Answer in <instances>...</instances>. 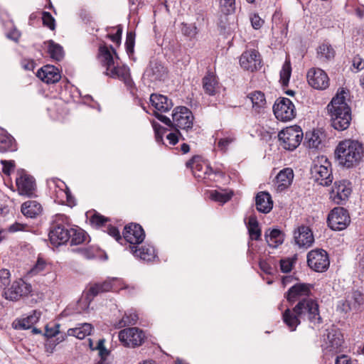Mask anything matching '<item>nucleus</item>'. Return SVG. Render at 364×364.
<instances>
[{"mask_svg":"<svg viewBox=\"0 0 364 364\" xmlns=\"http://www.w3.org/2000/svg\"><path fill=\"white\" fill-rule=\"evenodd\" d=\"M97 58L102 66L106 70V75L123 81L128 87H132L134 82L129 68L125 65H120L119 58L112 46H100Z\"/></svg>","mask_w":364,"mask_h":364,"instance_id":"obj_1","label":"nucleus"},{"mask_svg":"<svg viewBox=\"0 0 364 364\" xmlns=\"http://www.w3.org/2000/svg\"><path fill=\"white\" fill-rule=\"evenodd\" d=\"M348 97V90L341 89L327 106L331 126L338 131L347 129L352 120L351 109L347 102Z\"/></svg>","mask_w":364,"mask_h":364,"instance_id":"obj_2","label":"nucleus"},{"mask_svg":"<svg viewBox=\"0 0 364 364\" xmlns=\"http://www.w3.org/2000/svg\"><path fill=\"white\" fill-rule=\"evenodd\" d=\"M335 154L340 164L350 168L360 161L363 156V147L358 141L346 139L339 142Z\"/></svg>","mask_w":364,"mask_h":364,"instance_id":"obj_3","label":"nucleus"},{"mask_svg":"<svg viewBox=\"0 0 364 364\" xmlns=\"http://www.w3.org/2000/svg\"><path fill=\"white\" fill-rule=\"evenodd\" d=\"M155 117L166 125L174 128L176 130L181 129L188 132L193 128L194 117L192 112L186 107H176L173 111L172 120L159 113H156Z\"/></svg>","mask_w":364,"mask_h":364,"instance_id":"obj_4","label":"nucleus"},{"mask_svg":"<svg viewBox=\"0 0 364 364\" xmlns=\"http://www.w3.org/2000/svg\"><path fill=\"white\" fill-rule=\"evenodd\" d=\"M312 178L319 185L328 186L333 181L331 164L325 156H318L313 161L311 168Z\"/></svg>","mask_w":364,"mask_h":364,"instance_id":"obj_5","label":"nucleus"},{"mask_svg":"<svg viewBox=\"0 0 364 364\" xmlns=\"http://www.w3.org/2000/svg\"><path fill=\"white\" fill-rule=\"evenodd\" d=\"M295 311L302 321L308 320L311 323L319 324L321 317L319 314L318 303L309 298H303L294 306Z\"/></svg>","mask_w":364,"mask_h":364,"instance_id":"obj_6","label":"nucleus"},{"mask_svg":"<svg viewBox=\"0 0 364 364\" xmlns=\"http://www.w3.org/2000/svg\"><path fill=\"white\" fill-rule=\"evenodd\" d=\"M278 137L282 148L293 151L300 144L303 138V132L299 126H292L279 132Z\"/></svg>","mask_w":364,"mask_h":364,"instance_id":"obj_7","label":"nucleus"},{"mask_svg":"<svg viewBox=\"0 0 364 364\" xmlns=\"http://www.w3.org/2000/svg\"><path fill=\"white\" fill-rule=\"evenodd\" d=\"M337 308L344 313L360 312L364 309V295L360 291H351L347 294L344 300L338 302Z\"/></svg>","mask_w":364,"mask_h":364,"instance_id":"obj_8","label":"nucleus"},{"mask_svg":"<svg viewBox=\"0 0 364 364\" xmlns=\"http://www.w3.org/2000/svg\"><path fill=\"white\" fill-rule=\"evenodd\" d=\"M327 223L331 229L338 231L343 230L350 223L349 213L344 208H334L328 215Z\"/></svg>","mask_w":364,"mask_h":364,"instance_id":"obj_9","label":"nucleus"},{"mask_svg":"<svg viewBox=\"0 0 364 364\" xmlns=\"http://www.w3.org/2000/svg\"><path fill=\"white\" fill-rule=\"evenodd\" d=\"M308 266L317 272H323L329 267L330 262L327 252L322 249L310 251L307 255Z\"/></svg>","mask_w":364,"mask_h":364,"instance_id":"obj_10","label":"nucleus"},{"mask_svg":"<svg viewBox=\"0 0 364 364\" xmlns=\"http://www.w3.org/2000/svg\"><path fill=\"white\" fill-rule=\"evenodd\" d=\"M276 118L280 121L287 122L293 119L296 115L295 107L292 102L286 97L279 98L273 106Z\"/></svg>","mask_w":364,"mask_h":364,"instance_id":"obj_11","label":"nucleus"},{"mask_svg":"<svg viewBox=\"0 0 364 364\" xmlns=\"http://www.w3.org/2000/svg\"><path fill=\"white\" fill-rule=\"evenodd\" d=\"M121 283L120 279L112 278L102 283H95L91 285L86 293L85 302L90 304L92 299L99 294L117 290Z\"/></svg>","mask_w":364,"mask_h":364,"instance_id":"obj_12","label":"nucleus"},{"mask_svg":"<svg viewBox=\"0 0 364 364\" xmlns=\"http://www.w3.org/2000/svg\"><path fill=\"white\" fill-rule=\"evenodd\" d=\"M144 337V332L136 327L124 328L119 333L120 342L127 347L134 348L141 345Z\"/></svg>","mask_w":364,"mask_h":364,"instance_id":"obj_13","label":"nucleus"},{"mask_svg":"<svg viewBox=\"0 0 364 364\" xmlns=\"http://www.w3.org/2000/svg\"><path fill=\"white\" fill-rule=\"evenodd\" d=\"M351 192L352 188L349 181H336L330 193V198L336 204H343L348 200Z\"/></svg>","mask_w":364,"mask_h":364,"instance_id":"obj_14","label":"nucleus"},{"mask_svg":"<svg viewBox=\"0 0 364 364\" xmlns=\"http://www.w3.org/2000/svg\"><path fill=\"white\" fill-rule=\"evenodd\" d=\"M32 291L31 285L23 279H18L13 282L11 287L4 291L5 299L11 301H16L23 296L29 294Z\"/></svg>","mask_w":364,"mask_h":364,"instance_id":"obj_15","label":"nucleus"},{"mask_svg":"<svg viewBox=\"0 0 364 364\" xmlns=\"http://www.w3.org/2000/svg\"><path fill=\"white\" fill-rule=\"evenodd\" d=\"M240 64L244 70L254 72L261 68L262 59L258 51L247 50L241 55Z\"/></svg>","mask_w":364,"mask_h":364,"instance_id":"obj_16","label":"nucleus"},{"mask_svg":"<svg viewBox=\"0 0 364 364\" xmlns=\"http://www.w3.org/2000/svg\"><path fill=\"white\" fill-rule=\"evenodd\" d=\"M307 80L310 86L317 90H324L329 85L327 74L320 68H311L307 73Z\"/></svg>","mask_w":364,"mask_h":364,"instance_id":"obj_17","label":"nucleus"},{"mask_svg":"<svg viewBox=\"0 0 364 364\" xmlns=\"http://www.w3.org/2000/svg\"><path fill=\"white\" fill-rule=\"evenodd\" d=\"M123 237L131 246H136L144 241L145 233L140 225L130 223L124 227Z\"/></svg>","mask_w":364,"mask_h":364,"instance_id":"obj_18","label":"nucleus"},{"mask_svg":"<svg viewBox=\"0 0 364 364\" xmlns=\"http://www.w3.org/2000/svg\"><path fill=\"white\" fill-rule=\"evenodd\" d=\"M145 75L152 82L164 81L168 76V70L160 62L154 60L150 62Z\"/></svg>","mask_w":364,"mask_h":364,"instance_id":"obj_19","label":"nucleus"},{"mask_svg":"<svg viewBox=\"0 0 364 364\" xmlns=\"http://www.w3.org/2000/svg\"><path fill=\"white\" fill-rule=\"evenodd\" d=\"M18 191L21 195L32 196L36 188L34 178L21 171L20 176L16 178Z\"/></svg>","mask_w":364,"mask_h":364,"instance_id":"obj_20","label":"nucleus"},{"mask_svg":"<svg viewBox=\"0 0 364 364\" xmlns=\"http://www.w3.org/2000/svg\"><path fill=\"white\" fill-rule=\"evenodd\" d=\"M311 293V285L304 283H298L292 286L287 292L285 297L290 303L299 301L302 297H307Z\"/></svg>","mask_w":364,"mask_h":364,"instance_id":"obj_21","label":"nucleus"},{"mask_svg":"<svg viewBox=\"0 0 364 364\" xmlns=\"http://www.w3.org/2000/svg\"><path fill=\"white\" fill-rule=\"evenodd\" d=\"M294 238L296 244L300 247H309L314 241L311 230L309 227L304 225L299 227L294 231Z\"/></svg>","mask_w":364,"mask_h":364,"instance_id":"obj_22","label":"nucleus"},{"mask_svg":"<svg viewBox=\"0 0 364 364\" xmlns=\"http://www.w3.org/2000/svg\"><path fill=\"white\" fill-rule=\"evenodd\" d=\"M70 228L62 225H56L50 229L49 238L50 242L55 246H59L69 241Z\"/></svg>","mask_w":364,"mask_h":364,"instance_id":"obj_23","label":"nucleus"},{"mask_svg":"<svg viewBox=\"0 0 364 364\" xmlns=\"http://www.w3.org/2000/svg\"><path fill=\"white\" fill-rule=\"evenodd\" d=\"M37 77L47 84H53L60 80V74L58 69L53 65H45L39 69L36 74Z\"/></svg>","mask_w":364,"mask_h":364,"instance_id":"obj_24","label":"nucleus"},{"mask_svg":"<svg viewBox=\"0 0 364 364\" xmlns=\"http://www.w3.org/2000/svg\"><path fill=\"white\" fill-rule=\"evenodd\" d=\"M150 102L151 105L155 108L156 113L166 112L169 111L173 107L171 100L168 99L166 96L160 94H152L150 96Z\"/></svg>","mask_w":364,"mask_h":364,"instance_id":"obj_25","label":"nucleus"},{"mask_svg":"<svg viewBox=\"0 0 364 364\" xmlns=\"http://www.w3.org/2000/svg\"><path fill=\"white\" fill-rule=\"evenodd\" d=\"M294 178L293 170L286 168L280 171L275 178V186L277 191L281 192L288 188Z\"/></svg>","mask_w":364,"mask_h":364,"instance_id":"obj_26","label":"nucleus"},{"mask_svg":"<svg viewBox=\"0 0 364 364\" xmlns=\"http://www.w3.org/2000/svg\"><path fill=\"white\" fill-rule=\"evenodd\" d=\"M129 247L134 257L144 261H152L156 256L154 247L150 245H142L139 248L136 246Z\"/></svg>","mask_w":364,"mask_h":364,"instance_id":"obj_27","label":"nucleus"},{"mask_svg":"<svg viewBox=\"0 0 364 364\" xmlns=\"http://www.w3.org/2000/svg\"><path fill=\"white\" fill-rule=\"evenodd\" d=\"M257 210L263 213H268L273 207V201L270 194L267 192H259L255 198Z\"/></svg>","mask_w":364,"mask_h":364,"instance_id":"obj_28","label":"nucleus"},{"mask_svg":"<svg viewBox=\"0 0 364 364\" xmlns=\"http://www.w3.org/2000/svg\"><path fill=\"white\" fill-rule=\"evenodd\" d=\"M282 320L291 331H296L302 319L297 315L295 308L287 309L282 314Z\"/></svg>","mask_w":364,"mask_h":364,"instance_id":"obj_29","label":"nucleus"},{"mask_svg":"<svg viewBox=\"0 0 364 364\" xmlns=\"http://www.w3.org/2000/svg\"><path fill=\"white\" fill-rule=\"evenodd\" d=\"M43 211L42 205L36 200H28L21 205V213L27 218H35Z\"/></svg>","mask_w":364,"mask_h":364,"instance_id":"obj_30","label":"nucleus"},{"mask_svg":"<svg viewBox=\"0 0 364 364\" xmlns=\"http://www.w3.org/2000/svg\"><path fill=\"white\" fill-rule=\"evenodd\" d=\"M186 166L192 169L193 173L196 178H201L202 173H206L208 166L201 161L198 156H193L186 162Z\"/></svg>","mask_w":364,"mask_h":364,"instance_id":"obj_31","label":"nucleus"},{"mask_svg":"<svg viewBox=\"0 0 364 364\" xmlns=\"http://www.w3.org/2000/svg\"><path fill=\"white\" fill-rule=\"evenodd\" d=\"M323 134L317 131L306 132L305 136V144L309 149H318L321 146Z\"/></svg>","mask_w":364,"mask_h":364,"instance_id":"obj_32","label":"nucleus"},{"mask_svg":"<svg viewBox=\"0 0 364 364\" xmlns=\"http://www.w3.org/2000/svg\"><path fill=\"white\" fill-rule=\"evenodd\" d=\"M218 80L216 76L213 73H208L203 78V87L205 92L208 95H215L218 89Z\"/></svg>","mask_w":364,"mask_h":364,"instance_id":"obj_33","label":"nucleus"},{"mask_svg":"<svg viewBox=\"0 0 364 364\" xmlns=\"http://www.w3.org/2000/svg\"><path fill=\"white\" fill-rule=\"evenodd\" d=\"M40 317V313L34 311L33 313L26 318L21 320L15 321L13 325L16 328L28 329L31 328L38 321Z\"/></svg>","mask_w":364,"mask_h":364,"instance_id":"obj_34","label":"nucleus"},{"mask_svg":"<svg viewBox=\"0 0 364 364\" xmlns=\"http://www.w3.org/2000/svg\"><path fill=\"white\" fill-rule=\"evenodd\" d=\"M343 343V338L339 332L331 331L327 335L326 348L331 352H336Z\"/></svg>","mask_w":364,"mask_h":364,"instance_id":"obj_35","label":"nucleus"},{"mask_svg":"<svg viewBox=\"0 0 364 364\" xmlns=\"http://www.w3.org/2000/svg\"><path fill=\"white\" fill-rule=\"evenodd\" d=\"M265 239L269 246L276 248L284 242V234L278 229L269 230V233L265 232Z\"/></svg>","mask_w":364,"mask_h":364,"instance_id":"obj_36","label":"nucleus"},{"mask_svg":"<svg viewBox=\"0 0 364 364\" xmlns=\"http://www.w3.org/2000/svg\"><path fill=\"white\" fill-rule=\"evenodd\" d=\"M92 325L88 323L80 324L78 326L68 330V335L75 336L79 339H83L90 335L92 331Z\"/></svg>","mask_w":364,"mask_h":364,"instance_id":"obj_37","label":"nucleus"},{"mask_svg":"<svg viewBox=\"0 0 364 364\" xmlns=\"http://www.w3.org/2000/svg\"><path fill=\"white\" fill-rule=\"evenodd\" d=\"M247 97L252 104V108L257 112L266 105V99L264 93L260 91H255L248 95Z\"/></svg>","mask_w":364,"mask_h":364,"instance_id":"obj_38","label":"nucleus"},{"mask_svg":"<svg viewBox=\"0 0 364 364\" xmlns=\"http://www.w3.org/2000/svg\"><path fill=\"white\" fill-rule=\"evenodd\" d=\"M17 149L14 139L6 134L0 135V152L14 151Z\"/></svg>","mask_w":364,"mask_h":364,"instance_id":"obj_39","label":"nucleus"},{"mask_svg":"<svg viewBox=\"0 0 364 364\" xmlns=\"http://www.w3.org/2000/svg\"><path fill=\"white\" fill-rule=\"evenodd\" d=\"M69 235L71 245H77L86 240L85 231L79 228H70Z\"/></svg>","mask_w":364,"mask_h":364,"instance_id":"obj_40","label":"nucleus"},{"mask_svg":"<svg viewBox=\"0 0 364 364\" xmlns=\"http://www.w3.org/2000/svg\"><path fill=\"white\" fill-rule=\"evenodd\" d=\"M247 228L251 240H259L260 239L261 230L259 227V223L255 216L250 217Z\"/></svg>","mask_w":364,"mask_h":364,"instance_id":"obj_41","label":"nucleus"},{"mask_svg":"<svg viewBox=\"0 0 364 364\" xmlns=\"http://www.w3.org/2000/svg\"><path fill=\"white\" fill-rule=\"evenodd\" d=\"M138 320V315L132 311L126 313L122 318L115 325V327L120 328L127 326L134 325Z\"/></svg>","mask_w":364,"mask_h":364,"instance_id":"obj_42","label":"nucleus"},{"mask_svg":"<svg viewBox=\"0 0 364 364\" xmlns=\"http://www.w3.org/2000/svg\"><path fill=\"white\" fill-rule=\"evenodd\" d=\"M48 53L50 57L57 61L61 60L64 55L62 46L54 43L53 41L48 42Z\"/></svg>","mask_w":364,"mask_h":364,"instance_id":"obj_43","label":"nucleus"},{"mask_svg":"<svg viewBox=\"0 0 364 364\" xmlns=\"http://www.w3.org/2000/svg\"><path fill=\"white\" fill-rule=\"evenodd\" d=\"M104 343V339H100L97 342V346L94 347L92 341L89 340L90 348L93 350H97L99 351V355L101 358V360L96 364H104V361L105 360L107 356L108 355L109 352L105 348Z\"/></svg>","mask_w":364,"mask_h":364,"instance_id":"obj_44","label":"nucleus"},{"mask_svg":"<svg viewBox=\"0 0 364 364\" xmlns=\"http://www.w3.org/2000/svg\"><path fill=\"white\" fill-rule=\"evenodd\" d=\"M291 67L290 60L289 59H286L284 63L283 64L282 68L280 71V81L282 84L284 86L288 85L289 78L291 77Z\"/></svg>","mask_w":364,"mask_h":364,"instance_id":"obj_45","label":"nucleus"},{"mask_svg":"<svg viewBox=\"0 0 364 364\" xmlns=\"http://www.w3.org/2000/svg\"><path fill=\"white\" fill-rule=\"evenodd\" d=\"M62 186L65 187V190H64L62 187L60 186V185H57L58 187H59V191L57 192V198H60V202H64V198H65V201L68 203L69 205H74V198L72 197L71 193L69 191V189L66 187L65 184L62 182L59 181Z\"/></svg>","mask_w":364,"mask_h":364,"instance_id":"obj_46","label":"nucleus"},{"mask_svg":"<svg viewBox=\"0 0 364 364\" xmlns=\"http://www.w3.org/2000/svg\"><path fill=\"white\" fill-rule=\"evenodd\" d=\"M235 8V0H219V10L225 15L234 13Z\"/></svg>","mask_w":364,"mask_h":364,"instance_id":"obj_47","label":"nucleus"},{"mask_svg":"<svg viewBox=\"0 0 364 364\" xmlns=\"http://www.w3.org/2000/svg\"><path fill=\"white\" fill-rule=\"evenodd\" d=\"M236 137L233 134H229L223 138H220L218 141V148L223 153H225L230 145L235 142Z\"/></svg>","mask_w":364,"mask_h":364,"instance_id":"obj_48","label":"nucleus"},{"mask_svg":"<svg viewBox=\"0 0 364 364\" xmlns=\"http://www.w3.org/2000/svg\"><path fill=\"white\" fill-rule=\"evenodd\" d=\"M317 53L320 58L329 60L334 57L335 52L331 46L323 43L318 48Z\"/></svg>","mask_w":364,"mask_h":364,"instance_id":"obj_49","label":"nucleus"},{"mask_svg":"<svg viewBox=\"0 0 364 364\" xmlns=\"http://www.w3.org/2000/svg\"><path fill=\"white\" fill-rule=\"evenodd\" d=\"M232 197V194L218 191L217 190L211 191L210 192L209 198L214 201L224 204L228 202Z\"/></svg>","mask_w":364,"mask_h":364,"instance_id":"obj_50","label":"nucleus"},{"mask_svg":"<svg viewBox=\"0 0 364 364\" xmlns=\"http://www.w3.org/2000/svg\"><path fill=\"white\" fill-rule=\"evenodd\" d=\"M11 282V274L8 269H0V290L5 289V288Z\"/></svg>","mask_w":364,"mask_h":364,"instance_id":"obj_51","label":"nucleus"},{"mask_svg":"<svg viewBox=\"0 0 364 364\" xmlns=\"http://www.w3.org/2000/svg\"><path fill=\"white\" fill-rule=\"evenodd\" d=\"M125 46L128 55L131 57L133 55L134 47V34L132 32L127 33Z\"/></svg>","mask_w":364,"mask_h":364,"instance_id":"obj_52","label":"nucleus"},{"mask_svg":"<svg viewBox=\"0 0 364 364\" xmlns=\"http://www.w3.org/2000/svg\"><path fill=\"white\" fill-rule=\"evenodd\" d=\"M42 20L43 25L48 27L50 30H54L55 27V19L48 12H43Z\"/></svg>","mask_w":364,"mask_h":364,"instance_id":"obj_53","label":"nucleus"},{"mask_svg":"<svg viewBox=\"0 0 364 364\" xmlns=\"http://www.w3.org/2000/svg\"><path fill=\"white\" fill-rule=\"evenodd\" d=\"M46 267V262L42 258H38V260L33 267L31 269L30 274L32 275L37 274L43 272Z\"/></svg>","mask_w":364,"mask_h":364,"instance_id":"obj_54","label":"nucleus"},{"mask_svg":"<svg viewBox=\"0 0 364 364\" xmlns=\"http://www.w3.org/2000/svg\"><path fill=\"white\" fill-rule=\"evenodd\" d=\"M294 260L290 258H286L280 260V269L282 272L284 273H288L291 272L293 265H294Z\"/></svg>","mask_w":364,"mask_h":364,"instance_id":"obj_55","label":"nucleus"},{"mask_svg":"<svg viewBox=\"0 0 364 364\" xmlns=\"http://www.w3.org/2000/svg\"><path fill=\"white\" fill-rule=\"evenodd\" d=\"M28 228L29 227L26 224L15 223L9 227L8 231L9 232H16L18 231H28Z\"/></svg>","mask_w":364,"mask_h":364,"instance_id":"obj_56","label":"nucleus"},{"mask_svg":"<svg viewBox=\"0 0 364 364\" xmlns=\"http://www.w3.org/2000/svg\"><path fill=\"white\" fill-rule=\"evenodd\" d=\"M107 221V218L97 213H95L90 218V223L97 227L102 226Z\"/></svg>","mask_w":364,"mask_h":364,"instance_id":"obj_57","label":"nucleus"},{"mask_svg":"<svg viewBox=\"0 0 364 364\" xmlns=\"http://www.w3.org/2000/svg\"><path fill=\"white\" fill-rule=\"evenodd\" d=\"M182 33L188 37H193L197 33V28L193 25H183L182 28Z\"/></svg>","mask_w":364,"mask_h":364,"instance_id":"obj_58","label":"nucleus"},{"mask_svg":"<svg viewBox=\"0 0 364 364\" xmlns=\"http://www.w3.org/2000/svg\"><path fill=\"white\" fill-rule=\"evenodd\" d=\"M153 127L155 132V139L157 143L160 144L163 141L162 127L158 123L153 122Z\"/></svg>","mask_w":364,"mask_h":364,"instance_id":"obj_59","label":"nucleus"},{"mask_svg":"<svg viewBox=\"0 0 364 364\" xmlns=\"http://www.w3.org/2000/svg\"><path fill=\"white\" fill-rule=\"evenodd\" d=\"M1 164L3 165V172L6 174L9 175L11 173V171L14 169L15 163L14 161H6V160H1Z\"/></svg>","mask_w":364,"mask_h":364,"instance_id":"obj_60","label":"nucleus"},{"mask_svg":"<svg viewBox=\"0 0 364 364\" xmlns=\"http://www.w3.org/2000/svg\"><path fill=\"white\" fill-rule=\"evenodd\" d=\"M250 21L255 29L260 28L264 23V21L257 14L252 15L250 17Z\"/></svg>","mask_w":364,"mask_h":364,"instance_id":"obj_61","label":"nucleus"},{"mask_svg":"<svg viewBox=\"0 0 364 364\" xmlns=\"http://www.w3.org/2000/svg\"><path fill=\"white\" fill-rule=\"evenodd\" d=\"M106 231L110 236L113 237L117 241H119V240L122 239L120 232L117 228L109 225L107 228Z\"/></svg>","mask_w":364,"mask_h":364,"instance_id":"obj_62","label":"nucleus"},{"mask_svg":"<svg viewBox=\"0 0 364 364\" xmlns=\"http://www.w3.org/2000/svg\"><path fill=\"white\" fill-rule=\"evenodd\" d=\"M179 136H181L179 130H176V132L169 133L166 136V139L168 140L169 143L172 145H175L179 140Z\"/></svg>","mask_w":364,"mask_h":364,"instance_id":"obj_63","label":"nucleus"},{"mask_svg":"<svg viewBox=\"0 0 364 364\" xmlns=\"http://www.w3.org/2000/svg\"><path fill=\"white\" fill-rule=\"evenodd\" d=\"M353 67L357 70V71L361 70L364 68V60L359 56L354 57L353 60Z\"/></svg>","mask_w":364,"mask_h":364,"instance_id":"obj_64","label":"nucleus"}]
</instances>
